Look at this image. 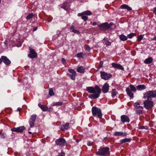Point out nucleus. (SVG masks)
Returning <instances> with one entry per match:
<instances>
[{
  "instance_id": "obj_1",
  "label": "nucleus",
  "mask_w": 156,
  "mask_h": 156,
  "mask_svg": "<svg viewBox=\"0 0 156 156\" xmlns=\"http://www.w3.org/2000/svg\"><path fill=\"white\" fill-rule=\"evenodd\" d=\"M87 90L89 93H94L89 96V98L93 99L98 98L101 92V89L97 85L94 88L93 87H87Z\"/></svg>"
},
{
  "instance_id": "obj_2",
  "label": "nucleus",
  "mask_w": 156,
  "mask_h": 156,
  "mask_svg": "<svg viewBox=\"0 0 156 156\" xmlns=\"http://www.w3.org/2000/svg\"><path fill=\"white\" fill-rule=\"evenodd\" d=\"M156 97V90L148 91L144 94L143 98L151 100L152 98Z\"/></svg>"
},
{
  "instance_id": "obj_3",
  "label": "nucleus",
  "mask_w": 156,
  "mask_h": 156,
  "mask_svg": "<svg viewBox=\"0 0 156 156\" xmlns=\"http://www.w3.org/2000/svg\"><path fill=\"white\" fill-rule=\"evenodd\" d=\"M92 112L94 116H96L98 115V117L99 119L102 118V114L101 109L95 106H94L92 108Z\"/></svg>"
},
{
  "instance_id": "obj_4",
  "label": "nucleus",
  "mask_w": 156,
  "mask_h": 156,
  "mask_svg": "<svg viewBox=\"0 0 156 156\" xmlns=\"http://www.w3.org/2000/svg\"><path fill=\"white\" fill-rule=\"evenodd\" d=\"M109 148L108 147H100L98 151L96 152V154L100 156H104L109 151Z\"/></svg>"
},
{
  "instance_id": "obj_5",
  "label": "nucleus",
  "mask_w": 156,
  "mask_h": 156,
  "mask_svg": "<svg viewBox=\"0 0 156 156\" xmlns=\"http://www.w3.org/2000/svg\"><path fill=\"white\" fill-rule=\"evenodd\" d=\"M144 106L147 109H151L153 106V102L149 99L147 100L144 102Z\"/></svg>"
},
{
  "instance_id": "obj_6",
  "label": "nucleus",
  "mask_w": 156,
  "mask_h": 156,
  "mask_svg": "<svg viewBox=\"0 0 156 156\" xmlns=\"http://www.w3.org/2000/svg\"><path fill=\"white\" fill-rule=\"evenodd\" d=\"M55 144L57 145L63 147L65 146H67V144L65 139L62 138L56 140L55 141Z\"/></svg>"
},
{
  "instance_id": "obj_7",
  "label": "nucleus",
  "mask_w": 156,
  "mask_h": 156,
  "mask_svg": "<svg viewBox=\"0 0 156 156\" xmlns=\"http://www.w3.org/2000/svg\"><path fill=\"white\" fill-rule=\"evenodd\" d=\"M101 77L104 80H108L112 77V75L110 73H107L104 72H100Z\"/></svg>"
},
{
  "instance_id": "obj_8",
  "label": "nucleus",
  "mask_w": 156,
  "mask_h": 156,
  "mask_svg": "<svg viewBox=\"0 0 156 156\" xmlns=\"http://www.w3.org/2000/svg\"><path fill=\"white\" fill-rule=\"evenodd\" d=\"M36 117L37 115H31L29 121V123L30 127H33L34 126V122Z\"/></svg>"
},
{
  "instance_id": "obj_9",
  "label": "nucleus",
  "mask_w": 156,
  "mask_h": 156,
  "mask_svg": "<svg viewBox=\"0 0 156 156\" xmlns=\"http://www.w3.org/2000/svg\"><path fill=\"white\" fill-rule=\"evenodd\" d=\"M25 129L24 126H22L17 127H13L11 129V130L12 132L22 133Z\"/></svg>"
},
{
  "instance_id": "obj_10",
  "label": "nucleus",
  "mask_w": 156,
  "mask_h": 156,
  "mask_svg": "<svg viewBox=\"0 0 156 156\" xmlns=\"http://www.w3.org/2000/svg\"><path fill=\"white\" fill-rule=\"evenodd\" d=\"M29 50L30 54L28 55V56L30 58H34L37 57V54L34 49L30 48Z\"/></svg>"
},
{
  "instance_id": "obj_11",
  "label": "nucleus",
  "mask_w": 156,
  "mask_h": 156,
  "mask_svg": "<svg viewBox=\"0 0 156 156\" xmlns=\"http://www.w3.org/2000/svg\"><path fill=\"white\" fill-rule=\"evenodd\" d=\"M0 59H1L2 62H3L6 65H9L11 63L10 61L5 56H2Z\"/></svg>"
},
{
  "instance_id": "obj_12",
  "label": "nucleus",
  "mask_w": 156,
  "mask_h": 156,
  "mask_svg": "<svg viewBox=\"0 0 156 156\" xmlns=\"http://www.w3.org/2000/svg\"><path fill=\"white\" fill-rule=\"evenodd\" d=\"M109 87V84L107 83H105L103 85L102 88V90L104 93H106L108 92Z\"/></svg>"
},
{
  "instance_id": "obj_13",
  "label": "nucleus",
  "mask_w": 156,
  "mask_h": 156,
  "mask_svg": "<svg viewBox=\"0 0 156 156\" xmlns=\"http://www.w3.org/2000/svg\"><path fill=\"white\" fill-rule=\"evenodd\" d=\"M98 26L102 30H105V29H108L110 27V25L107 23H105L100 24Z\"/></svg>"
},
{
  "instance_id": "obj_14",
  "label": "nucleus",
  "mask_w": 156,
  "mask_h": 156,
  "mask_svg": "<svg viewBox=\"0 0 156 156\" xmlns=\"http://www.w3.org/2000/svg\"><path fill=\"white\" fill-rule=\"evenodd\" d=\"M121 121L123 123L125 122H129V117L127 115H123L121 117Z\"/></svg>"
},
{
  "instance_id": "obj_15",
  "label": "nucleus",
  "mask_w": 156,
  "mask_h": 156,
  "mask_svg": "<svg viewBox=\"0 0 156 156\" xmlns=\"http://www.w3.org/2000/svg\"><path fill=\"white\" fill-rule=\"evenodd\" d=\"M112 67L115 69H117L122 70H123L124 69L123 67L120 64H116L114 62L112 63Z\"/></svg>"
},
{
  "instance_id": "obj_16",
  "label": "nucleus",
  "mask_w": 156,
  "mask_h": 156,
  "mask_svg": "<svg viewBox=\"0 0 156 156\" xmlns=\"http://www.w3.org/2000/svg\"><path fill=\"white\" fill-rule=\"evenodd\" d=\"M69 122H67L65 125H63L60 126V129L62 130L68 129L69 128Z\"/></svg>"
},
{
  "instance_id": "obj_17",
  "label": "nucleus",
  "mask_w": 156,
  "mask_h": 156,
  "mask_svg": "<svg viewBox=\"0 0 156 156\" xmlns=\"http://www.w3.org/2000/svg\"><path fill=\"white\" fill-rule=\"evenodd\" d=\"M126 91L128 95L131 98H133L134 97L133 94L131 92L130 89L127 87L126 89Z\"/></svg>"
},
{
  "instance_id": "obj_18",
  "label": "nucleus",
  "mask_w": 156,
  "mask_h": 156,
  "mask_svg": "<svg viewBox=\"0 0 156 156\" xmlns=\"http://www.w3.org/2000/svg\"><path fill=\"white\" fill-rule=\"evenodd\" d=\"M153 59L152 57H149L146 58L144 61V63L146 64H149L151 63Z\"/></svg>"
},
{
  "instance_id": "obj_19",
  "label": "nucleus",
  "mask_w": 156,
  "mask_h": 156,
  "mask_svg": "<svg viewBox=\"0 0 156 156\" xmlns=\"http://www.w3.org/2000/svg\"><path fill=\"white\" fill-rule=\"evenodd\" d=\"M61 8H63L66 11H67L69 8V5L66 2L63 3L61 6Z\"/></svg>"
},
{
  "instance_id": "obj_20",
  "label": "nucleus",
  "mask_w": 156,
  "mask_h": 156,
  "mask_svg": "<svg viewBox=\"0 0 156 156\" xmlns=\"http://www.w3.org/2000/svg\"><path fill=\"white\" fill-rule=\"evenodd\" d=\"M136 88L138 90H141L145 89L146 87L144 85H140L136 86Z\"/></svg>"
},
{
  "instance_id": "obj_21",
  "label": "nucleus",
  "mask_w": 156,
  "mask_h": 156,
  "mask_svg": "<svg viewBox=\"0 0 156 156\" xmlns=\"http://www.w3.org/2000/svg\"><path fill=\"white\" fill-rule=\"evenodd\" d=\"M131 140L130 138H126L120 140V142L121 144H122L126 142H129Z\"/></svg>"
},
{
  "instance_id": "obj_22",
  "label": "nucleus",
  "mask_w": 156,
  "mask_h": 156,
  "mask_svg": "<svg viewBox=\"0 0 156 156\" xmlns=\"http://www.w3.org/2000/svg\"><path fill=\"white\" fill-rule=\"evenodd\" d=\"M77 71L80 73H83L85 72V69L81 66L77 68Z\"/></svg>"
},
{
  "instance_id": "obj_23",
  "label": "nucleus",
  "mask_w": 156,
  "mask_h": 156,
  "mask_svg": "<svg viewBox=\"0 0 156 156\" xmlns=\"http://www.w3.org/2000/svg\"><path fill=\"white\" fill-rule=\"evenodd\" d=\"M119 38L121 41H126L127 39V37L125 36L123 34H122L119 36Z\"/></svg>"
},
{
  "instance_id": "obj_24",
  "label": "nucleus",
  "mask_w": 156,
  "mask_h": 156,
  "mask_svg": "<svg viewBox=\"0 0 156 156\" xmlns=\"http://www.w3.org/2000/svg\"><path fill=\"white\" fill-rule=\"evenodd\" d=\"M51 109V107L48 108L46 106L43 105L41 109L44 111H50V109Z\"/></svg>"
},
{
  "instance_id": "obj_25",
  "label": "nucleus",
  "mask_w": 156,
  "mask_h": 156,
  "mask_svg": "<svg viewBox=\"0 0 156 156\" xmlns=\"http://www.w3.org/2000/svg\"><path fill=\"white\" fill-rule=\"evenodd\" d=\"M129 88L130 89L131 91H132L134 92H136V87H134V85L130 84L129 86Z\"/></svg>"
},
{
  "instance_id": "obj_26",
  "label": "nucleus",
  "mask_w": 156,
  "mask_h": 156,
  "mask_svg": "<svg viewBox=\"0 0 156 156\" xmlns=\"http://www.w3.org/2000/svg\"><path fill=\"white\" fill-rule=\"evenodd\" d=\"M118 94V92L116 91L115 89H112V97H114Z\"/></svg>"
},
{
  "instance_id": "obj_27",
  "label": "nucleus",
  "mask_w": 156,
  "mask_h": 156,
  "mask_svg": "<svg viewBox=\"0 0 156 156\" xmlns=\"http://www.w3.org/2000/svg\"><path fill=\"white\" fill-rule=\"evenodd\" d=\"M83 15L90 16L92 14V12L89 10H87L83 12Z\"/></svg>"
},
{
  "instance_id": "obj_28",
  "label": "nucleus",
  "mask_w": 156,
  "mask_h": 156,
  "mask_svg": "<svg viewBox=\"0 0 156 156\" xmlns=\"http://www.w3.org/2000/svg\"><path fill=\"white\" fill-rule=\"evenodd\" d=\"M85 55V54L83 53H78L76 55L78 58H82L83 57V56H84Z\"/></svg>"
},
{
  "instance_id": "obj_29",
  "label": "nucleus",
  "mask_w": 156,
  "mask_h": 156,
  "mask_svg": "<svg viewBox=\"0 0 156 156\" xmlns=\"http://www.w3.org/2000/svg\"><path fill=\"white\" fill-rule=\"evenodd\" d=\"M136 36V34L135 33H131L127 35V37L129 38H131L134 36Z\"/></svg>"
},
{
  "instance_id": "obj_30",
  "label": "nucleus",
  "mask_w": 156,
  "mask_h": 156,
  "mask_svg": "<svg viewBox=\"0 0 156 156\" xmlns=\"http://www.w3.org/2000/svg\"><path fill=\"white\" fill-rule=\"evenodd\" d=\"M34 14L33 13L29 14L26 17V19L28 20L33 18Z\"/></svg>"
},
{
  "instance_id": "obj_31",
  "label": "nucleus",
  "mask_w": 156,
  "mask_h": 156,
  "mask_svg": "<svg viewBox=\"0 0 156 156\" xmlns=\"http://www.w3.org/2000/svg\"><path fill=\"white\" fill-rule=\"evenodd\" d=\"M133 106L134 108L136 109H138L139 108V107H140V104L138 102H136L133 105Z\"/></svg>"
},
{
  "instance_id": "obj_32",
  "label": "nucleus",
  "mask_w": 156,
  "mask_h": 156,
  "mask_svg": "<svg viewBox=\"0 0 156 156\" xmlns=\"http://www.w3.org/2000/svg\"><path fill=\"white\" fill-rule=\"evenodd\" d=\"M69 72L72 74H74V75H76V73L75 70L72 69H69L68 70Z\"/></svg>"
},
{
  "instance_id": "obj_33",
  "label": "nucleus",
  "mask_w": 156,
  "mask_h": 156,
  "mask_svg": "<svg viewBox=\"0 0 156 156\" xmlns=\"http://www.w3.org/2000/svg\"><path fill=\"white\" fill-rule=\"evenodd\" d=\"M49 95L51 96H53L54 95V93L52 89L51 88L49 89Z\"/></svg>"
},
{
  "instance_id": "obj_34",
  "label": "nucleus",
  "mask_w": 156,
  "mask_h": 156,
  "mask_svg": "<svg viewBox=\"0 0 156 156\" xmlns=\"http://www.w3.org/2000/svg\"><path fill=\"white\" fill-rule=\"evenodd\" d=\"M122 132H116L114 133V135L116 136H122Z\"/></svg>"
},
{
  "instance_id": "obj_35",
  "label": "nucleus",
  "mask_w": 156,
  "mask_h": 156,
  "mask_svg": "<svg viewBox=\"0 0 156 156\" xmlns=\"http://www.w3.org/2000/svg\"><path fill=\"white\" fill-rule=\"evenodd\" d=\"M144 35H140L137 38V40L138 41H141L143 38Z\"/></svg>"
},
{
  "instance_id": "obj_36",
  "label": "nucleus",
  "mask_w": 156,
  "mask_h": 156,
  "mask_svg": "<svg viewBox=\"0 0 156 156\" xmlns=\"http://www.w3.org/2000/svg\"><path fill=\"white\" fill-rule=\"evenodd\" d=\"M136 113L139 115L142 114V111L141 110H136Z\"/></svg>"
},
{
  "instance_id": "obj_37",
  "label": "nucleus",
  "mask_w": 156,
  "mask_h": 156,
  "mask_svg": "<svg viewBox=\"0 0 156 156\" xmlns=\"http://www.w3.org/2000/svg\"><path fill=\"white\" fill-rule=\"evenodd\" d=\"M85 49L86 50L88 51H90V48L88 45H86L85 46Z\"/></svg>"
},
{
  "instance_id": "obj_38",
  "label": "nucleus",
  "mask_w": 156,
  "mask_h": 156,
  "mask_svg": "<svg viewBox=\"0 0 156 156\" xmlns=\"http://www.w3.org/2000/svg\"><path fill=\"white\" fill-rule=\"evenodd\" d=\"M82 19L84 21H86L88 20V17L85 15H83V16H82Z\"/></svg>"
},
{
  "instance_id": "obj_39",
  "label": "nucleus",
  "mask_w": 156,
  "mask_h": 156,
  "mask_svg": "<svg viewBox=\"0 0 156 156\" xmlns=\"http://www.w3.org/2000/svg\"><path fill=\"white\" fill-rule=\"evenodd\" d=\"M127 5H128L126 4H123L120 6V8L123 9H126Z\"/></svg>"
},
{
  "instance_id": "obj_40",
  "label": "nucleus",
  "mask_w": 156,
  "mask_h": 156,
  "mask_svg": "<svg viewBox=\"0 0 156 156\" xmlns=\"http://www.w3.org/2000/svg\"><path fill=\"white\" fill-rule=\"evenodd\" d=\"M71 31L73 32L75 34L77 33L78 34H80V32L77 30H71Z\"/></svg>"
},
{
  "instance_id": "obj_41",
  "label": "nucleus",
  "mask_w": 156,
  "mask_h": 156,
  "mask_svg": "<svg viewBox=\"0 0 156 156\" xmlns=\"http://www.w3.org/2000/svg\"><path fill=\"white\" fill-rule=\"evenodd\" d=\"M105 44H106L107 46H109L111 45V43L109 41L106 40L105 42Z\"/></svg>"
},
{
  "instance_id": "obj_42",
  "label": "nucleus",
  "mask_w": 156,
  "mask_h": 156,
  "mask_svg": "<svg viewBox=\"0 0 156 156\" xmlns=\"http://www.w3.org/2000/svg\"><path fill=\"white\" fill-rule=\"evenodd\" d=\"M64 155L65 153L63 151H62L60 153H59L58 156H64Z\"/></svg>"
},
{
  "instance_id": "obj_43",
  "label": "nucleus",
  "mask_w": 156,
  "mask_h": 156,
  "mask_svg": "<svg viewBox=\"0 0 156 156\" xmlns=\"http://www.w3.org/2000/svg\"><path fill=\"white\" fill-rule=\"evenodd\" d=\"M76 75H74V74H72L70 77L71 79L73 80H75V76Z\"/></svg>"
},
{
  "instance_id": "obj_44",
  "label": "nucleus",
  "mask_w": 156,
  "mask_h": 156,
  "mask_svg": "<svg viewBox=\"0 0 156 156\" xmlns=\"http://www.w3.org/2000/svg\"><path fill=\"white\" fill-rule=\"evenodd\" d=\"M139 128L140 129H147V127L146 126H140L139 127Z\"/></svg>"
},
{
  "instance_id": "obj_45",
  "label": "nucleus",
  "mask_w": 156,
  "mask_h": 156,
  "mask_svg": "<svg viewBox=\"0 0 156 156\" xmlns=\"http://www.w3.org/2000/svg\"><path fill=\"white\" fill-rule=\"evenodd\" d=\"M62 102H57L54 105H56L57 106H59L62 105Z\"/></svg>"
},
{
  "instance_id": "obj_46",
  "label": "nucleus",
  "mask_w": 156,
  "mask_h": 156,
  "mask_svg": "<svg viewBox=\"0 0 156 156\" xmlns=\"http://www.w3.org/2000/svg\"><path fill=\"white\" fill-rule=\"evenodd\" d=\"M93 143L90 141H88L87 143V145L88 146H91L92 145Z\"/></svg>"
},
{
  "instance_id": "obj_47",
  "label": "nucleus",
  "mask_w": 156,
  "mask_h": 156,
  "mask_svg": "<svg viewBox=\"0 0 156 156\" xmlns=\"http://www.w3.org/2000/svg\"><path fill=\"white\" fill-rule=\"evenodd\" d=\"M126 9H127L128 11H131L132 10L131 8L128 5H127Z\"/></svg>"
},
{
  "instance_id": "obj_48",
  "label": "nucleus",
  "mask_w": 156,
  "mask_h": 156,
  "mask_svg": "<svg viewBox=\"0 0 156 156\" xmlns=\"http://www.w3.org/2000/svg\"><path fill=\"white\" fill-rule=\"evenodd\" d=\"M62 63H63V64H65L66 63V60H65V59L64 58H62Z\"/></svg>"
},
{
  "instance_id": "obj_49",
  "label": "nucleus",
  "mask_w": 156,
  "mask_h": 156,
  "mask_svg": "<svg viewBox=\"0 0 156 156\" xmlns=\"http://www.w3.org/2000/svg\"><path fill=\"white\" fill-rule=\"evenodd\" d=\"M6 136V134L5 133H3L1 136V137L2 138H4L5 137V136Z\"/></svg>"
},
{
  "instance_id": "obj_50",
  "label": "nucleus",
  "mask_w": 156,
  "mask_h": 156,
  "mask_svg": "<svg viewBox=\"0 0 156 156\" xmlns=\"http://www.w3.org/2000/svg\"><path fill=\"white\" fill-rule=\"evenodd\" d=\"M122 136H126L127 135V134L125 132H122Z\"/></svg>"
},
{
  "instance_id": "obj_51",
  "label": "nucleus",
  "mask_w": 156,
  "mask_h": 156,
  "mask_svg": "<svg viewBox=\"0 0 156 156\" xmlns=\"http://www.w3.org/2000/svg\"><path fill=\"white\" fill-rule=\"evenodd\" d=\"M83 12H82L81 13H79L78 14V16H81L82 17V16L83 15Z\"/></svg>"
},
{
  "instance_id": "obj_52",
  "label": "nucleus",
  "mask_w": 156,
  "mask_h": 156,
  "mask_svg": "<svg viewBox=\"0 0 156 156\" xmlns=\"http://www.w3.org/2000/svg\"><path fill=\"white\" fill-rule=\"evenodd\" d=\"M153 13L156 15V7L154 8V10L153 11Z\"/></svg>"
},
{
  "instance_id": "obj_53",
  "label": "nucleus",
  "mask_w": 156,
  "mask_h": 156,
  "mask_svg": "<svg viewBox=\"0 0 156 156\" xmlns=\"http://www.w3.org/2000/svg\"><path fill=\"white\" fill-rule=\"evenodd\" d=\"M103 64V61H101L100 62V66L101 67L102 66Z\"/></svg>"
},
{
  "instance_id": "obj_54",
  "label": "nucleus",
  "mask_w": 156,
  "mask_h": 156,
  "mask_svg": "<svg viewBox=\"0 0 156 156\" xmlns=\"http://www.w3.org/2000/svg\"><path fill=\"white\" fill-rule=\"evenodd\" d=\"M74 26L73 25L71 26L70 27V30H74Z\"/></svg>"
},
{
  "instance_id": "obj_55",
  "label": "nucleus",
  "mask_w": 156,
  "mask_h": 156,
  "mask_svg": "<svg viewBox=\"0 0 156 156\" xmlns=\"http://www.w3.org/2000/svg\"><path fill=\"white\" fill-rule=\"evenodd\" d=\"M43 105H41V104L40 103H39L38 104V106L40 107V108H42V106H43Z\"/></svg>"
},
{
  "instance_id": "obj_56",
  "label": "nucleus",
  "mask_w": 156,
  "mask_h": 156,
  "mask_svg": "<svg viewBox=\"0 0 156 156\" xmlns=\"http://www.w3.org/2000/svg\"><path fill=\"white\" fill-rule=\"evenodd\" d=\"M37 27H35L33 30V31H35L37 30Z\"/></svg>"
},
{
  "instance_id": "obj_57",
  "label": "nucleus",
  "mask_w": 156,
  "mask_h": 156,
  "mask_svg": "<svg viewBox=\"0 0 156 156\" xmlns=\"http://www.w3.org/2000/svg\"><path fill=\"white\" fill-rule=\"evenodd\" d=\"M21 108H17V109L16 110L17 111H20L21 110Z\"/></svg>"
},
{
  "instance_id": "obj_58",
  "label": "nucleus",
  "mask_w": 156,
  "mask_h": 156,
  "mask_svg": "<svg viewBox=\"0 0 156 156\" xmlns=\"http://www.w3.org/2000/svg\"><path fill=\"white\" fill-rule=\"evenodd\" d=\"M97 23L96 22H94L93 23V26H95L97 25Z\"/></svg>"
},
{
  "instance_id": "obj_59",
  "label": "nucleus",
  "mask_w": 156,
  "mask_h": 156,
  "mask_svg": "<svg viewBox=\"0 0 156 156\" xmlns=\"http://www.w3.org/2000/svg\"><path fill=\"white\" fill-rule=\"evenodd\" d=\"M152 40H156V36L154 37Z\"/></svg>"
},
{
  "instance_id": "obj_60",
  "label": "nucleus",
  "mask_w": 156,
  "mask_h": 156,
  "mask_svg": "<svg viewBox=\"0 0 156 156\" xmlns=\"http://www.w3.org/2000/svg\"><path fill=\"white\" fill-rule=\"evenodd\" d=\"M67 76H69L70 77H71V75H72V74H70L69 73H67Z\"/></svg>"
},
{
  "instance_id": "obj_61",
  "label": "nucleus",
  "mask_w": 156,
  "mask_h": 156,
  "mask_svg": "<svg viewBox=\"0 0 156 156\" xmlns=\"http://www.w3.org/2000/svg\"><path fill=\"white\" fill-rule=\"evenodd\" d=\"M81 140H79V139H77L76 140V141L77 143H79L80 141Z\"/></svg>"
},
{
  "instance_id": "obj_62",
  "label": "nucleus",
  "mask_w": 156,
  "mask_h": 156,
  "mask_svg": "<svg viewBox=\"0 0 156 156\" xmlns=\"http://www.w3.org/2000/svg\"><path fill=\"white\" fill-rule=\"evenodd\" d=\"M113 23H112V22L110 23L109 24V25H110V27H111V26L113 25Z\"/></svg>"
},
{
  "instance_id": "obj_63",
  "label": "nucleus",
  "mask_w": 156,
  "mask_h": 156,
  "mask_svg": "<svg viewBox=\"0 0 156 156\" xmlns=\"http://www.w3.org/2000/svg\"><path fill=\"white\" fill-rule=\"evenodd\" d=\"M1 63H2V61H1V59H0V64Z\"/></svg>"
},
{
  "instance_id": "obj_64",
  "label": "nucleus",
  "mask_w": 156,
  "mask_h": 156,
  "mask_svg": "<svg viewBox=\"0 0 156 156\" xmlns=\"http://www.w3.org/2000/svg\"><path fill=\"white\" fill-rule=\"evenodd\" d=\"M106 138H107V137H105V138H104V140H105V139H106Z\"/></svg>"
}]
</instances>
